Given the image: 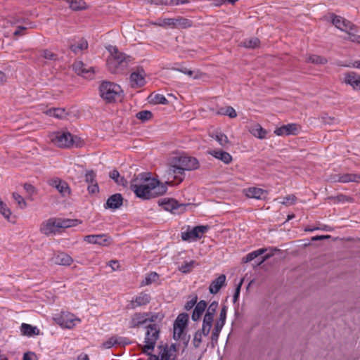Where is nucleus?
I'll use <instances>...</instances> for the list:
<instances>
[{
    "label": "nucleus",
    "mask_w": 360,
    "mask_h": 360,
    "mask_svg": "<svg viewBox=\"0 0 360 360\" xmlns=\"http://www.w3.org/2000/svg\"><path fill=\"white\" fill-rule=\"evenodd\" d=\"M266 251L265 249H259L257 250L253 251L249 254H248L243 259V262L244 263H248L258 256L262 255Z\"/></svg>",
    "instance_id": "nucleus-42"
},
{
    "label": "nucleus",
    "mask_w": 360,
    "mask_h": 360,
    "mask_svg": "<svg viewBox=\"0 0 360 360\" xmlns=\"http://www.w3.org/2000/svg\"><path fill=\"white\" fill-rule=\"evenodd\" d=\"M207 226H197L190 231L181 233V238L184 240H197L208 230Z\"/></svg>",
    "instance_id": "nucleus-14"
},
{
    "label": "nucleus",
    "mask_w": 360,
    "mask_h": 360,
    "mask_svg": "<svg viewBox=\"0 0 360 360\" xmlns=\"http://www.w3.org/2000/svg\"><path fill=\"white\" fill-rule=\"evenodd\" d=\"M226 319V307L224 306L221 308V309L220 311L219 316L217 319V320L216 321L215 324L214 326V328L212 330V336H211L212 340L217 341V340L219 337V334L225 324Z\"/></svg>",
    "instance_id": "nucleus-13"
},
{
    "label": "nucleus",
    "mask_w": 360,
    "mask_h": 360,
    "mask_svg": "<svg viewBox=\"0 0 360 360\" xmlns=\"http://www.w3.org/2000/svg\"><path fill=\"white\" fill-rule=\"evenodd\" d=\"M108 265L111 267L112 271L120 269V263L117 260L110 261Z\"/></svg>",
    "instance_id": "nucleus-62"
},
{
    "label": "nucleus",
    "mask_w": 360,
    "mask_h": 360,
    "mask_svg": "<svg viewBox=\"0 0 360 360\" xmlns=\"http://www.w3.org/2000/svg\"><path fill=\"white\" fill-rule=\"evenodd\" d=\"M160 327L157 324L149 325L145 338V345H139L141 352L146 354H150L153 351L156 342L159 338Z\"/></svg>",
    "instance_id": "nucleus-5"
},
{
    "label": "nucleus",
    "mask_w": 360,
    "mask_h": 360,
    "mask_svg": "<svg viewBox=\"0 0 360 360\" xmlns=\"http://www.w3.org/2000/svg\"><path fill=\"white\" fill-rule=\"evenodd\" d=\"M207 307V303L204 300H200L198 302L194 308V310L192 314V319L194 321H196L200 319L202 314L205 311Z\"/></svg>",
    "instance_id": "nucleus-30"
},
{
    "label": "nucleus",
    "mask_w": 360,
    "mask_h": 360,
    "mask_svg": "<svg viewBox=\"0 0 360 360\" xmlns=\"http://www.w3.org/2000/svg\"><path fill=\"white\" fill-rule=\"evenodd\" d=\"M190 297L191 300L186 303L184 307L185 309L187 311L191 309L195 306V304H197L198 301V296L196 295H192Z\"/></svg>",
    "instance_id": "nucleus-52"
},
{
    "label": "nucleus",
    "mask_w": 360,
    "mask_h": 360,
    "mask_svg": "<svg viewBox=\"0 0 360 360\" xmlns=\"http://www.w3.org/2000/svg\"><path fill=\"white\" fill-rule=\"evenodd\" d=\"M148 321L160 322L164 318V314L162 312L146 314Z\"/></svg>",
    "instance_id": "nucleus-46"
},
{
    "label": "nucleus",
    "mask_w": 360,
    "mask_h": 360,
    "mask_svg": "<svg viewBox=\"0 0 360 360\" xmlns=\"http://www.w3.org/2000/svg\"><path fill=\"white\" fill-rule=\"evenodd\" d=\"M300 130L301 126L300 124L292 123L276 128L274 131V133L277 136L297 135L300 131Z\"/></svg>",
    "instance_id": "nucleus-17"
},
{
    "label": "nucleus",
    "mask_w": 360,
    "mask_h": 360,
    "mask_svg": "<svg viewBox=\"0 0 360 360\" xmlns=\"http://www.w3.org/2000/svg\"><path fill=\"white\" fill-rule=\"evenodd\" d=\"M188 323V315L181 313L176 317L173 325V338L176 340L181 339Z\"/></svg>",
    "instance_id": "nucleus-7"
},
{
    "label": "nucleus",
    "mask_w": 360,
    "mask_h": 360,
    "mask_svg": "<svg viewBox=\"0 0 360 360\" xmlns=\"http://www.w3.org/2000/svg\"><path fill=\"white\" fill-rule=\"evenodd\" d=\"M158 205L162 206L165 211L170 212L172 214H179L184 211L187 205L179 204L176 200L172 198H163L158 200Z\"/></svg>",
    "instance_id": "nucleus-11"
},
{
    "label": "nucleus",
    "mask_w": 360,
    "mask_h": 360,
    "mask_svg": "<svg viewBox=\"0 0 360 360\" xmlns=\"http://www.w3.org/2000/svg\"><path fill=\"white\" fill-rule=\"evenodd\" d=\"M217 303L214 302L209 306L202 321V333L210 334L213 326L214 318L215 316Z\"/></svg>",
    "instance_id": "nucleus-9"
},
{
    "label": "nucleus",
    "mask_w": 360,
    "mask_h": 360,
    "mask_svg": "<svg viewBox=\"0 0 360 360\" xmlns=\"http://www.w3.org/2000/svg\"><path fill=\"white\" fill-rule=\"evenodd\" d=\"M110 177L114 179L118 184L124 185L127 183V181L123 177H120V173L117 170H112L110 173Z\"/></svg>",
    "instance_id": "nucleus-48"
},
{
    "label": "nucleus",
    "mask_w": 360,
    "mask_h": 360,
    "mask_svg": "<svg viewBox=\"0 0 360 360\" xmlns=\"http://www.w3.org/2000/svg\"><path fill=\"white\" fill-rule=\"evenodd\" d=\"M122 200L123 199L120 194H114L108 199L106 205L110 209H117L122 205Z\"/></svg>",
    "instance_id": "nucleus-32"
},
{
    "label": "nucleus",
    "mask_w": 360,
    "mask_h": 360,
    "mask_svg": "<svg viewBox=\"0 0 360 360\" xmlns=\"http://www.w3.org/2000/svg\"><path fill=\"white\" fill-rule=\"evenodd\" d=\"M210 136L215 139L221 146L225 147L230 143L227 136L220 131L212 134Z\"/></svg>",
    "instance_id": "nucleus-37"
},
{
    "label": "nucleus",
    "mask_w": 360,
    "mask_h": 360,
    "mask_svg": "<svg viewBox=\"0 0 360 360\" xmlns=\"http://www.w3.org/2000/svg\"><path fill=\"white\" fill-rule=\"evenodd\" d=\"M329 17L331 23L342 32L346 33L347 31H349L353 28L354 24L340 15L330 13Z\"/></svg>",
    "instance_id": "nucleus-12"
},
{
    "label": "nucleus",
    "mask_w": 360,
    "mask_h": 360,
    "mask_svg": "<svg viewBox=\"0 0 360 360\" xmlns=\"http://www.w3.org/2000/svg\"><path fill=\"white\" fill-rule=\"evenodd\" d=\"M305 62L316 65H324L328 63V59L324 56L316 54H308L305 57Z\"/></svg>",
    "instance_id": "nucleus-33"
},
{
    "label": "nucleus",
    "mask_w": 360,
    "mask_h": 360,
    "mask_svg": "<svg viewBox=\"0 0 360 360\" xmlns=\"http://www.w3.org/2000/svg\"><path fill=\"white\" fill-rule=\"evenodd\" d=\"M20 333L23 336L33 337L39 335L40 333L39 330L36 326H33L28 323H22L20 326Z\"/></svg>",
    "instance_id": "nucleus-25"
},
{
    "label": "nucleus",
    "mask_w": 360,
    "mask_h": 360,
    "mask_svg": "<svg viewBox=\"0 0 360 360\" xmlns=\"http://www.w3.org/2000/svg\"><path fill=\"white\" fill-rule=\"evenodd\" d=\"M44 113L49 117H53L57 119H65L68 115V111L65 108H60L49 109Z\"/></svg>",
    "instance_id": "nucleus-28"
},
{
    "label": "nucleus",
    "mask_w": 360,
    "mask_h": 360,
    "mask_svg": "<svg viewBox=\"0 0 360 360\" xmlns=\"http://www.w3.org/2000/svg\"><path fill=\"white\" fill-rule=\"evenodd\" d=\"M54 319L61 327L69 329L74 328L80 321L74 314L67 311L61 312Z\"/></svg>",
    "instance_id": "nucleus-10"
},
{
    "label": "nucleus",
    "mask_w": 360,
    "mask_h": 360,
    "mask_svg": "<svg viewBox=\"0 0 360 360\" xmlns=\"http://www.w3.org/2000/svg\"><path fill=\"white\" fill-rule=\"evenodd\" d=\"M210 154L225 164L231 163L233 160L232 156L229 153L221 150H214L210 152Z\"/></svg>",
    "instance_id": "nucleus-29"
},
{
    "label": "nucleus",
    "mask_w": 360,
    "mask_h": 360,
    "mask_svg": "<svg viewBox=\"0 0 360 360\" xmlns=\"http://www.w3.org/2000/svg\"><path fill=\"white\" fill-rule=\"evenodd\" d=\"M56 221L59 229L76 226L82 223L79 219H56Z\"/></svg>",
    "instance_id": "nucleus-31"
},
{
    "label": "nucleus",
    "mask_w": 360,
    "mask_h": 360,
    "mask_svg": "<svg viewBox=\"0 0 360 360\" xmlns=\"http://www.w3.org/2000/svg\"><path fill=\"white\" fill-rule=\"evenodd\" d=\"M148 321L146 314H135L132 319V324L136 326L141 323H145Z\"/></svg>",
    "instance_id": "nucleus-45"
},
{
    "label": "nucleus",
    "mask_w": 360,
    "mask_h": 360,
    "mask_svg": "<svg viewBox=\"0 0 360 360\" xmlns=\"http://www.w3.org/2000/svg\"><path fill=\"white\" fill-rule=\"evenodd\" d=\"M192 25L191 21L188 19L184 18H175V27L177 28H187Z\"/></svg>",
    "instance_id": "nucleus-44"
},
{
    "label": "nucleus",
    "mask_w": 360,
    "mask_h": 360,
    "mask_svg": "<svg viewBox=\"0 0 360 360\" xmlns=\"http://www.w3.org/2000/svg\"><path fill=\"white\" fill-rule=\"evenodd\" d=\"M155 4L160 5H178L179 4H187L188 0H151Z\"/></svg>",
    "instance_id": "nucleus-41"
},
{
    "label": "nucleus",
    "mask_w": 360,
    "mask_h": 360,
    "mask_svg": "<svg viewBox=\"0 0 360 360\" xmlns=\"http://www.w3.org/2000/svg\"><path fill=\"white\" fill-rule=\"evenodd\" d=\"M0 212L2 214V215L8 219L11 212L10 210L7 207L6 205L3 202L2 205H0Z\"/></svg>",
    "instance_id": "nucleus-57"
},
{
    "label": "nucleus",
    "mask_w": 360,
    "mask_h": 360,
    "mask_svg": "<svg viewBox=\"0 0 360 360\" xmlns=\"http://www.w3.org/2000/svg\"><path fill=\"white\" fill-rule=\"evenodd\" d=\"M249 131L255 137L263 139L266 137V131L259 124H255L252 126Z\"/></svg>",
    "instance_id": "nucleus-35"
},
{
    "label": "nucleus",
    "mask_w": 360,
    "mask_h": 360,
    "mask_svg": "<svg viewBox=\"0 0 360 360\" xmlns=\"http://www.w3.org/2000/svg\"><path fill=\"white\" fill-rule=\"evenodd\" d=\"M72 68L76 74L85 78H92L94 75V68L87 66L80 60L75 61L72 65Z\"/></svg>",
    "instance_id": "nucleus-15"
},
{
    "label": "nucleus",
    "mask_w": 360,
    "mask_h": 360,
    "mask_svg": "<svg viewBox=\"0 0 360 360\" xmlns=\"http://www.w3.org/2000/svg\"><path fill=\"white\" fill-rule=\"evenodd\" d=\"M95 177L96 174L93 170H89L86 172L85 175V179L88 184H93L96 182Z\"/></svg>",
    "instance_id": "nucleus-56"
},
{
    "label": "nucleus",
    "mask_w": 360,
    "mask_h": 360,
    "mask_svg": "<svg viewBox=\"0 0 360 360\" xmlns=\"http://www.w3.org/2000/svg\"><path fill=\"white\" fill-rule=\"evenodd\" d=\"M344 83L350 85L354 90L360 89V75L355 72L345 74Z\"/></svg>",
    "instance_id": "nucleus-22"
},
{
    "label": "nucleus",
    "mask_w": 360,
    "mask_h": 360,
    "mask_svg": "<svg viewBox=\"0 0 360 360\" xmlns=\"http://www.w3.org/2000/svg\"><path fill=\"white\" fill-rule=\"evenodd\" d=\"M202 330H198L194 334L193 343L195 347H199L202 342V337L207 336L209 334L202 333Z\"/></svg>",
    "instance_id": "nucleus-43"
},
{
    "label": "nucleus",
    "mask_w": 360,
    "mask_h": 360,
    "mask_svg": "<svg viewBox=\"0 0 360 360\" xmlns=\"http://www.w3.org/2000/svg\"><path fill=\"white\" fill-rule=\"evenodd\" d=\"M42 56L49 60H56L57 58V55L49 49L42 51Z\"/></svg>",
    "instance_id": "nucleus-55"
},
{
    "label": "nucleus",
    "mask_w": 360,
    "mask_h": 360,
    "mask_svg": "<svg viewBox=\"0 0 360 360\" xmlns=\"http://www.w3.org/2000/svg\"><path fill=\"white\" fill-rule=\"evenodd\" d=\"M131 189L137 197L148 200L164 195L167 188L165 184L150 177L148 174H141L131 181Z\"/></svg>",
    "instance_id": "nucleus-1"
},
{
    "label": "nucleus",
    "mask_w": 360,
    "mask_h": 360,
    "mask_svg": "<svg viewBox=\"0 0 360 360\" xmlns=\"http://www.w3.org/2000/svg\"><path fill=\"white\" fill-rule=\"evenodd\" d=\"M185 177V172L175 162L172 163L164 174L165 184L171 185H177L183 181Z\"/></svg>",
    "instance_id": "nucleus-6"
},
{
    "label": "nucleus",
    "mask_w": 360,
    "mask_h": 360,
    "mask_svg": "<svg viewBox=\"0 0 360 360\" xmlns=\"http://www.w3.org/2000/svg\"><path fill=\"white\" fill-rule=\"evenodd\" d=\"M193 265V262H192L189 264H186L184 266H181V267L180 268V270L184 273H187V272L190 271Z\"/></svg>",
    "instance_id": "nucleus-63"
},
{
    "label": "nucleus",
    "mask_w": 360,
    "mask_h": 360,
    "mask_svg": "<svg viewBox=\"0 0 360 360\" xmlns=\"http://www.w3.org/2000/svg\"><path fill=\"white\" fill-rule=\"evenodd\" d=\"M150 300V297L148 294L141 292L138 296H136L134 300L131 302V304L132 307L135 308L147 304L149 303Z\"/></svg>",
    "instance_id": "nucleus-34"
},
{
    "label": "nucleus",
    "mask_w": 360,
    "mask_h": 360,
    "mask_svg": "<svg viewBox=\"0 0 360 360\" xmlns=\"http://www.w3.org/2000/svg\"><path fill=\"white\" fill-rule=\"evenodd\" d=\"M136 117L141 121H146L152 118L153 114L149 110H143L136 114Z\"/></svg>",
    "instance_id": "nucleus-50"
},
{
    "label": "nucleus",
    "mask_w": 360,
    "mask_h": 360,
    "mask_svg": "<svg viewBox=\"0 0 360 360\" xmlns=\"http://www.w3.org/2000/svg\"><path fill=\"white\" fill-rule=\"evenodd\" d=\"M240 46L248 49H256L259 47L260 41L257 37H251L241 42Z\"/></svg>",
    "instance_id": "nucleus-38"
},
{
    "label": "nucleus",
    "mask_w": 360,
    "mask_h": 360,
    "mask_svg": "<svg viewBox=\"0 0 360 360\" xmlns=\"http://www.w3.org/2000/svg\"><path fill=\"white\" fill-rule=\"evenodd\" d=\"M13 197L15 199V200L17 202V203L20 207L24 208L26 207V205H27L26 202L25 201L24 198L20 195H19L17 193H13Z\"/></svg>",
    "instance_id": "nucleus-53"
},
{
    "label": "nucleus",
    "mask_w": 360,
    "mask_h": 360,
    "mask_svg": "<svg viewBox=\"0 0 360 360\" xmlns=\"http://www.w3.org/2000/svg\"><path fill=\"white\" fill-rule=\"evenodd\" d=\"M226 282V276L221 274L218 278L214 280L209 287L210 292L217 294Z\"/></svg>",
    "instance_id": "nucleus-26"
},
{
    "label": "nucleus",
    "mask_w": 360,
    "mask_h": 360,
    "mask_svg": "<svg viewBox=\"0 0 360 360\" xmlns=\"http://www.w3.org/2000/svg\"><path fill=\"white\" fill-rule=\"evenodd\" d=\"M334 182L340 183H359L360 182V174H352V173H343L335 175L333 177Z\"/></svg>",
    "instance_id": "nucleus-20"
},
{
    "label": "nucleus",
    "mask_w": 360,
    "mask_h": 360,
    "mask_svg": "<svg viewBox=\"0 0 360 360\" xmlns=\"http://www.w3.org/2000/svg\"><path fill=\"white\" fill-rule=\"evenodd\" d=\"M88 191L91 193H96L98 192V186L96 181L93 184H89L88 186Z\"/></svg>",
    "instance_id": "nucleus-60"
},
{
    "label": "nucleus",
    "mask_w": 360,
    "mask_h": 360,
    "mask_svg": "<svg viewBox=\"0 0 360 360\" xmlns=\"http://www.w3.org/2000/svg\"><path fill=\"white\" fill-rule=\"evenodd\" d=\"M84 240L89 243L107 246L110 244V238L105 235H89L84 237Z\"/></svg>",
    "instance_id": "nucleus-23"
},
{
    "label": "nucleus",
    "mask_w": 360,
    "mask_h": 360,
    "mask_svg": "<svg viewBox=\"0 0 360 360\" xmlns=\"http://www.w3.org/2000/svg\"><path fill=\"white\" fill-rule=\"evenodd\" d=\"M173 162L176 163L185 172V171L195 170L199 168L198 160L193 157L180 156L173 158Z\"/></svg>",
    "instance_id": "nucleus-8"
},
{
    "label": "nucleus",
    "mask_w": 360,
    "mask_h": 360,
    "mask_svg": "<svg viewBox=\"0 0 360 360\" xmlns=\"http://www.w3.org/2000/svg\"><path fill=\"white\" fill-rule=\"evenodd\" d=\"M122 93L120 86L112 82H104L100 86L101 96L107 103L115 102Z\"/></svg>",
    "instance_id": "nucleus-4"
},
{
    "label": "nucleus",
    "mask_w": 360,
    "mask_h": 360,
    "mask_svg": "<svg viewBox=\"0 0 360 360\" xmlns=\"http://www.w3.org/2000/svg\"><path fill=\"white\" fill-rule=\"evenodd\" d=\"M246 197L249 198H255L262 200L266 198L268 191L257 187H250L243 190Z\"/></svg>",
    "instance_id": "nucleus-21"
},
{
    "label": "nucleus",
    "mask_w": 360,
    "mask_h": 360,
    "mask_svg": "<svg viewBox=\"0 0 360 360\" xmlns=\"http://www.w3.org/2000/svg\"><path fill=\"white\" fill-rule=\"evenodd\" d=\"M150 101L154 104H167L168 101L167 98L161 94L150 95Z\"/></svg>",
    "instance_id": "nucleus-47"
},
{
    "label": "nucleus",
    "mask_w": 360,
    "mask_h": 360,
    "mask_svg": "<svg viewBox=\"0 0 360 360\" xmlns=\"http://www.w3.org/2000/svg\"><path fill=\"white\" fill-rule=\"evenodd\" d=\"M23 186L29 194L33 195L36 193V190L32 185L30 184H25Z\"/></svg>",
    "instance_id": "nucleus-61"
},
{
    "label": "nucleus",
    "mask_w": 360,
    "mask_h": 360,
    "mask_svg": "<svg viewBox=\"0 0 360 360\" xmlns=\"http://www.w3.org/2000/svg\"><path fill=\"white\" fill-rule=\"evenodd\" d=\"M88 47V43L86 40L82 39L79 41L77 43L72 44L70 46V49L75 53H79L86 49Z\"/></svg>",
    "instance_id": "nucleus-39"
},
{
    "label": "nucleus",
    "mask_w": 360,
    "mask_h": 360,
    "mask_svg": "<svg viewBox=\"0 0 360 360\" xmlns=\"http://www.w3.org/2000/svg\"><path fill=\"white\" fill-rule=\"evenodd\" d=\"M37 356L32 352H25L23 355V360H37Z\"/></svg>",
    "instance_id": "nucleus-59"
},
{
    "label": "nucleus",
    "mask_w": 360,
    "mask_h": 360,
    "mask_svg": "<svg viewBox=\"0 0 360 360\" xmlns=\"http://www.w3.org/2000/svg\"><path fill=\"white\" fill-rule=\"evenodd\" d=\"M217 114L221 115H227L230 118H235L237 116L236 110L231 106L221 108L217 112Z\"/></svg>",
    "instance_id": "nucleus-40"
},
{
    "label": "nucleus",
    "mask_w": 360,
    "mask_h": 360,
    "mask_svg": "<svg viewBox=\"0 0 360 360\" xmlns=\"http://www.w3.org/2000/svg\"><path fill=\"white\" fill-rule=\"evenodd\" d=\"M130 85L132 88H139L146 84L145 72L143 68H137L132 72L129 77Z\"/></svg>",
    "instance_id": "nucleus-16"
},
{
    "label": "nucleus",
    "mask_w": 360,
    "mask_h": 360,
    "mask_svg": "<svg viewBox=\"0 0 360 360\" xmlns=\"http://www.w3.org/2000/svg\"><path fill=\"white\" fill-rule=\"evenodd\" d=\"M297 198L295 195H288L283 198V200L281 202L282 205H290L295 203Z\"/></svg>",
    "instance_id": "nucleus-51"
},
{
    "label": "nucleus",
    "mask_w": 360,
    "mask_h": 360,
    "mask_svg": "<svg viewBox=\"0 0 360 360\" xmlns=\"http://www.w3.org/2000/svg\"><path fill=\"white\" fill-rule=\"evenodd\" d=\"M161 25L175 27V18H165L162 20Z\"/></svg>",
    "instance_id": "nucleus-58"
},
{
    "label": "nucleus",
    "mask_w": 360,
    "mask_h": 360,
    "mask_svg": "<svg viewBox=\"0 0 360 360\" xmlns=\"http://www.w3.org/2000/svg\"><path fill=\"white\" fill-rule=\"evenodd\" d=\"M109 51L110 55L107 60V66L112 73L120 72L131 61L129 56H126L115 46H111Z\"/></svg>",
    "instance_id": "nucleus-3"
},
{
    "label": "nucleus",
    "mask_w": 360,
    "mask_h": 360,
    "mask_svg": "<svg viewBox=\"0 0 360 360\" xmlns=\"http://www.w3.org/2000/svg\"><path fill=\"white\" fill-rule=\"evenodd\" d=\"M50 142L57 148L68 149L74 147L79 148L84 145L80 137L72 135L67 129H60L49 134Z\"/></svg>",
    "instance_id": "nucleus-2"
},
{
    "label": "nucleus",
    "mask_w": 360,
    "mask_h": 360,
    "mask_svg": "<svg viewBox=\"0 0 360 360\" xmlns=\"http://www.w3.org/2000/svg\"><path fill=\"white\" fill-rule=\"evenodd\" d=\"M357 28L354 25L353 28L346 32L347 36L343 37V39L350 41L353 43L360 44V35L357 33Z\"/></svg>",
    "instance_id": "nucleus-36"
},
{
    "label": "nucleus",
    "mask_w": 360,
    "mask_h": 360,
    "mask_svg": "<svg viewBox=\"0 0 360 360\" xmlns=\"http://www.w3.org/2000/svg\"><path fill=\"white\" fill-rule=\"evenodd\" d=\"M53 262L58 265L70 266L73 262V259L65 252H60L53 258Z\"/></svg>",
    "instance_id": "nucleus-27"
},
{
    "label": "nucleus",
    "mask_w": 360,
    "mask_h": 360,
    "mask_svg": "<svg viewBox=\"0 0 360 360\" xmlns=\"http://www.w3.org/2000/svg\"><path fill=\"white\" fill-rule=\"evenodd\" d=\"M116 344H118L117 339L115 337H111L103 343V347L106 349H110Z\"/></svg>",
    "instance_id": "nucleus-54"
},
{
    "label": "nucleus",
    "mask_w": 360,
    "mask_h": 360,
    "mask_svg": "<svg viewBox=\"0 0 360 360\" xmlns=\"http://www.w3.org/2000/svg\"><path fill=\"white\" fill-rule=\"evenodd\" d=\"M158 278V275L155 272L150 273L145 278L144 281H142L141 285H147L153 282L157 281Z\"/></svg>",
    "instance_id": "nucleus-49"
},
{
    "label": "nucleus",
    "mask_w": 360,
    "mask_h": 360,
    "mask_svg": "<svg viewBox=\"0 0 360 360\" xmlns=\"http://www.w3.org/2000/svg\"><path fill=\"white\" fill-rule=\"evenodd\" d=\"M58 230L59 228L57 225L56 219H49L43 223L41 227V232L46 235L55 233Z\"/></svg>",
    "instance_id": "nucleus-24"
},
{
    "label": "nucleus",
    "mask_w": 360,
    "mask_h": 360,
    "mask_svg": "<svg viewBox=\"0 0 360 360\" xmlns=\"http://www.w3.org/2000/svg\"><path fill=\"white\" fill-rule=\"evenodd\" d=\"M49 184L56 188L61 195L69 196L70 195L71 190L66 181L59 178H54L49 181Z\"/></svg>",
    "instance_id": "nucleus-19"
},
{
    "label": "nucleus",
    "mask_w": 360,
    "mask_h": 360,
    "mask_svg": "<svg viewBox=\"0 0 360 360\" xmlns=\"http://www.w3.org/2000/svg\"><path fill=\"white\" fill-rule=\"evenodd\" d=\"M159 360H174L176 356V346L171 345H160L159 347Z\"/></svg>",
    "instance_id": "nucleus-18"
},
{
    "label": "nucleus",
    "mask_w": 360,
    "mask_h": 360,
    "mask_svg": "<svg viewBox=\"0 0 360 360\" xmlns=\"http://www.w3.org/2000/svg\"><path fill=\"white\" fill-rule=\"evenodd\" d=\"M344 67L360 69V60H355L349 65H342Z\"/></svg>",
    "instance_id": "nucleus-64"
}]
</instances>
